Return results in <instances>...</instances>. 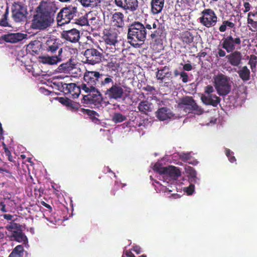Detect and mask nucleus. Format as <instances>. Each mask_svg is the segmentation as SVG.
I'll return each instance as SVG.
<instances>
[{
  "instance_id": "obj_1",
  "label": "nucleus",
  "mask_w": 257,
  "mask_h": 257,
  "mask_svg": "<svg viewBox=\"0 0 257 257\" xmlns=\"http://www.w3.org/2000/svg\"><path fill=\"white\" fill-rule=\"evenodd\" d=\"M164 27L158 20H155L144 25L140 22L132 24L128 30L127 38L129 43L133 46H139L138 42H144L147 33H150L151 37L155 41L161 36Z\"/></svg>"
},
{
  "instance_id": "obj_2",
  "label": "nucleus",
  "mask_w": 257,
  "mask_h": 257,
  "mask_svg": "<svg viewBox=\"0 0 257 257\" xmlns=\"http://www.w3.org/2000/svg\"><path fill=\"white\" fill-rule=\"evenodd\" d=\"M103 44L100 47L101 51L106 55L111 56L120 50V42L117 39V33L111 30H106L103 36Z\"/></svg>"
},
{
  "instance_id": "obj_3",
  "label": "nucleus",
  "mask_w": 257,
  "mask_h": 257,
  "mask_svg": "<svg viewBox=\"0 0 257 257\" xmlns=\"http://www.w3.org/2000/svg\"><path fill=\"white\" fill-rule=\"evenodd\" d=\"M213 80L215 88L219 95H226L230 92L232 84L230 77L218 74L214 76Z\"/></svg>"
},
{
  "instance_id": "obj_4",
  "label": "nucleus",
  "mask_w": 257,
  "mask_h": 257,
  "mask_svg": "<svg viewBox=\"0 0 257 257\" xmlns=\"http://www.w3.org/2000/svg\"><path fill=\"white\" fill-rule=\"evenodd\" d=\"M53 21V17L36 13L32 20V27L34 29L45 30L50 26Z\"/></svg>"
},
{
  "instance_id": "obj_5",
  "label": "nucleus",
  "mask_w": 257,
  "mask_h": 257,
  "mask_svg": "<svg viewBox=\"0 0 257 257\" xmlns=\"http://www.w3.org/2000/svg\"><path fill=\"white\" fill-rule=\"evenodd\" d=\"M103 77L96 71H86L84 74V82L81 85V89H88L95 86L99 81V79Z\"/></svg>"
},
{
  "instance_id": "obj_6",
  "label": "nucleus",
  "mask_w": 257,
  "mask_h": 257,
  "mask_svg": "<svg viewBox=\"0 0 257 257\" xmlns=\"http://www.w3.org/2000/svg\"><path fill=\"white\" fill-rule=\"evenodd\" d=\"M77 8L69 7L63 9L58 14L57 19L59 25L62 26L69 23L76 16Z\"/></svg>"
},
{
  "instance_id": "obj_7",
  "label": "nucleus",
  "mask_w": 257,
  "mask_h": 257,
  "mask_svg": "<svg viewBox=\"0 0 257 257\" xmlns=\"http://www.w3.org/2000/svg\"><path fill=\"white\" fill-rule=\"evenodd\" d=\"M199 21L203 26L210 28L216 25L217 22V17L213 10L210 9H206L201 12Z\"/></svg>"
},
{
  "instance_id": "obj_8",
  "label": "nucleus",
  "mask_w": 257,
  "mask_h": 257,
  "mask_svg": "<svg viewBox=\"0 0 257 257\" xmlns=\"http://www.w3.org/2000/svg\"><path fill=\"white\" fill-rule=\"evenodd\" d=\"M13 18L16 22L25 21L28 14L27 7L20 2L15 3L12 9Z\"/></svg>"
},
{
  "instance_id": "obj_9",
  "label": "nucleus",
  "mask_w": 257,
  "mask_h": 257,
  "mask_svg": "<svg viewBox=\"0 0 257 257\" xmlns=\"http://www.w3.org/2000/svg\"><path fill=\"white\" fill-rule=\"evenodd\" d=\"M241 42L239 36L236 35L234 36L230 35L223 40L222 46L228 53H230L233 52L235 49L239 48Z\"/></svg>"
},
{
  "instance_id": "obj_10",
  "label": "nucleus",
  "mask_w": 257,
  "mask_h": 257,
  "mask_svg": "<svg viewBox=\"0 0 257 257\" xmlns=\"http://www.w3.org/2000/svg\"><path fill=\"white\" fill-rule=\"evenodd\" d=\"M178 107L183 109L185 111L194 110L202 112L201 108L199 107L192 98L189 96L183 98L178 103Z\"/></svg>"
},
{
  "instance_id": "obj_11",
  "label": "nucleus",
  "mask_w": 257,
  "mask_h": 257,
  "mask_svg": "<svg viewBox=\"0 0 257 257\" xmlns=\"http://www.w3.org/2000/svg\"><path fill=\"white\" fill-rule=\"evenodd\" d=\"M55 4L51 0H43L36 9V13L53 17L55 12Z\"/></svg>"
},
{
  "instance_id": "obj_12",
  "label": "nucleus",
  "mask_w": 257,
  "mask_h": 257,
  "mask_svg": "<svg viewBox=\"0 0 257 257\" xmlns=\"http://www.w3.org/2000/svg\"><path fill=\"white\" fill-rule=\"evenodd\" d=\"M61 46V42L59 39L50 37L47 38L42 43V47L46 51L54 53L57 50H59Z\"/></svg>"
},
{
  "instance_id": "obj_13",
  "label": "nucleus",
  "mask_w": 257,
  "mask_h": 257,
  "mask_svg": "<svg viewBox=\"0 0 257 257\" xmlns=\"http://www.w3.org/2000/svg\"><path fill=\"white\" fill-rule=\"evenodd\" d=\"M87 63L94 65L101 61L102 53L95 49H87L84 52Z\"/></svg>"
},
{
  "instance_id": "obj_14",
  "label": "nucleus",
  "mask_w": 257,
  "mask_h": 257,
  "mask_svg": "<svg viewBox=\"0 0 257 257\" xmlns=\"http://www.w3.org/2000/svg\"><path fill=\"white\" fill-rule=\"evenodd\" d=\"M81 90L87 94L83 97V100L85 102L93 103L95 101H98L100 99V92L95 88V86Z\"/></svg>"
},
{
  "instance_id": "obj_15",
  "label": "nucleus",
  "mask_w": 257,
  "mask_h": 257,
  "mask_svg": "<svg viewBox=\"0 0 257 257\" xmlns=\"http://www.w3.org/2000/svg\"><path fill=\"white\" fill-rule=\"evenodd\" d=\"M123 93L124 90L122 87L117 83H114L107 89L105 94L109 98L117 99L122 97Z\"/></svg>"
},
{
  "instance_id": "obj_16",
  "label": "nucleus",
  "mask_w": 257,
  "mask_h": 257,
  "mask_svg": "<svg viewBox=\"0 0 257 257\" xmlns=\"http://www.w3.org/2000/svg\"><path fill=\"white\" fill-rule=\"evenodd\" d=\"M117 7L131 12L136 11L139 7L138 0H115Z\"/></svg>"
},
{
  "instance_id": "obj_17",
  "label": "nucleus",
  "mask_w": 257,
  "mask_h": 257,
  "mask_svg": "<svg viewBox=\"0 0 257 257\" xmlns=\"http://www.w3.org/2000/svg\"><path fill=\"white\" fill-rule=\"evenodd\" d=\"M55 99L63 105L66 107L69 110L72 111L78 110L83 111L84 110L83 108L79 109L80 108V105L78 103L73 101L67 97H57L55 98Z\"/></svg>"
},
{
  "instance_id": "obj_18",
  "label": "nucleus",
  "mask_w": 257,
  "mask_h": 257,
  "mask_svg": "<svg viewBox=\"0 0 257 257\" xmlns=\"http://www.w3.org/2000/svg\"><path fill=\"white\" fill-rule=\"evenodd\" d=\"M81 90V86H77L75 83H64L62 84L61 91L65 94H70L72 97H77Z\"/></svg>"
},
{
  "instance_id": "obj_19",
  "label": "nucleus",
  "mask_w": 257,
  "mask_h": 257,
  "mask_svg": "<svg viewBox=\"0 0 257 257\" xmlns=\"http://www.w3.org/2000/svg\"><path fill=\"white\" fill-rule=\"evenodd\" d=\"M27 34L22 33H8L3 35L2 39L5 42L10 43H16L19 42L27 37Z\"/></svg>"
},
{
  "instance_id": "obj_20",
  "label": "nucleus",
  "mask_w": 257,
  "mask_h": 257,
  "mask_svg": "<svg viewBox=\"0 0 257 257\" xmlns=\"http://www.w3.org/2000/svg\"><path fill=\"white\" fill-rule=\"evenodd\" d=\"M102 23L101 17L97 13L91 12L87 15V24L92 29H98Z\"/></svg>"
},
{
  "instance_id": "obj_21",
  "label": "nucleus",
  "mask_w": 257,
  "mask_h": 257,
  "mask_svg": "<svg viewBox=\"0 0 257 257\" xmlns=\"http://www.w3.org/2000/svg\"><path fill=\"white\" fill-rule=\"evenodd\" d=\"M63 52L62 48H60L58 51V54L57 56H45L42 57L41 62L45 64L55 65L62 61L61 54Z\"/></svg>"
},
{
  "instance_id": "obj_22",
  "label": "nucleus",
  "mask_w": 257,
  "mask_h": 257,
  "mask_svg": "<svg viewBox=\"0 0 257 257\" xmlns=\"http://www.w3.org/2000/svg\"><path fill=\"white\" fill-rule=\"evenodd\" d=\"M62 37L70 42L75 43L80 38L79 31L76 29H73L69 31H63L62 33Z\"/></svg>"
},
{
  "instance_id": "obj_23",
  "label": "nucleus",
  "mask_w": 257,
  "mask_h": 257,
  "mask_svg": "<svg viewBox=\"0 0 257 257\" xmlns=\"http://www.w3.org/2000/svg\"><path fill=\"white\" fill-rule=\"evenodd\" d=\"M201 99L205 104L212 105L216 106L219 102L220 99L214 93L209 95H202Z\"/></svg>"
},
{
  "instance_id": "obj_24",
  "label": "nucleus",
  "mask_w": 257,
  "mask_h": 257,
  "mask_svg": "<svg viewBox=\"0 0 257 257\" xmlns=\"http://www.w3.org/2000/svg\"><path fill=\"white\" fill-rule=\"evenodd\" d=\"M164 0H151V12L155 15L161 13L164 6Z\"/></svg>"
},
{
  "instance_id": "obj_25",
  "label": "nucleus",
  "mask_w": 257,
  "mask_h": 257,
  "mask_svg": "<svg viewBox=\"0 0 257 257\" xmlns=\"http://www.w3.org/2000/svg\"><path fill=\"white\" fill-rule=\"evenodd\" d=\"M111 25L113 26L121 28L124 25L123 15L120 12H116L111 18Z\"/></svg>"
},
{
  "instance_id": "obj_26",
  "label": "nucleus",
  "mask_w": 257,
  "mask_h": 257,
  "mask_svg": "<svg viewBox=\"0 0 257 257\" xmlns=\"http://www.w3.org/2000/svg\"><path fill=\"white\" fill-rule=\"evenodd\" d=\"M164 175L173 180H176L179 176H181V172L178 168L169 166L166 167V171L165 172Z\"/></svg>"
},
{
  "instance_id": "obj_27",
  "label": "nucleus",
  "mask_w": 257,
  "mask_h": 257,
  "mask_svg": "<svg viewBox=\"0 0 257 257\" xmlns=\"http://www.w3.org/2000/svg\"><path fill=\"white\" fill-rule=\"evenodd\" d=\"M226 58L232 66H237L240 63L241 55L239 52L235 51L227 55Z\"/></svg>"
},
{
  "instance_id": "obj_28",
  "label": "nucleus",
  "mask_w": 257,
  "mask_h": 257,
  "mask_svg": "<svg viewBox=\"0 0 257 257\" xmlns=\"http://www.w3.org/2000/svg\"><path fill=\"white\" fill-rule=\"evenodd\" d=\"M9 237L11 240H15L19 242H25L27 240V236L21 230L13 231Z\"/></svg>"
},
{
  "instance_id": "obj_29",
  "label": "nucleus",
  "mask_w": 257,
  "mask_h": 257,
  "mask_svg": "<svg viewBox=\"0 0 257 257\" xmlns=\"http://www.w3.org/2000/svg\"><path fill=\"white\" fill-rule=\"evenodd\" d=\"M237 72L243 81H247L250 79V71L246 66L240 68Z\"/></svg>"
},
{
  "instance_id": "obj_30",
  "label": "nucleus",
  "mask_w": 257,
  "mask_h": 257,
  "mask_svg": "<svg viewBox=\"0 0 257 257\" xmlns=\"http://www.w3.org/2000/svg\"><path fill=\"white\" fill-rule=\"evenodd\" d=\"M74 66L67 62L61 64L57 68V71L60 73H70L74 69Z\"/></svg>"
},
{
  "instance_id": "obj_31",
  "label": "nucleus",
  "mask_w": 257,
  "mask_h": 257,
  "mask_svg": "<svg viewBox=\"0 0 257 257\" xmlns=\"http://www.w3.org/2000/svg\"><path fill=\"white\" fill-rule=\"evenodd\" d=\"M24 247L22 245L16 246L8 257H23Z\"/></svg>"
},
{
  "instance_id": "obj_32",
  "label": "nucleus",
  "mask_w": 257,
  "mask_h": 257,
  "mask_svg": "<svg viewBox=\"0 0 257 257\" xmlns=\"http://www.w3.org/2000/svg\"><path fill=\"white\" fill-rule=\"evenodd\" d=\"M186 172L189 174V179L191 182H194L196 183L197 182V172L195 170L191 167H188V168L186 169Z\"/></svg>"
},
{
  "instance_id": "obj_33",
  "label": "nucleus",
  "mask_w": 257,
  "mask_h": 257,
  "mask_svg": "<svg viewBox=\"0 0 257 257\" xmlns=\"http://www.w3.org/2000/svg\"><path fill=\"white\" fill-rule=\"evenodd\" d=\"M81 5L85 7H95L100 3V0H80Z\"/></svg>"
},
{
  "instance_id": "obj_34",
  "label": "nucleus",
  "mask_w": 257,
  "mask_h": 257,
  "mask_svg": "<svg viewBox=\"0 0 257 257\" xmlns=\"http://www.w3.org/2000/svg\"><path fill=\"white\" fill-rule=\"evenodd\" d=\"M139 109L142 112L151 111V104L147 101H142L139 104Z\"/></svg>"
},
{
  "instance_id": "obj_35",
  "label": "nucleus",
  "mask_w": 257,
  "mask_h": 257,
  "mask_svg": "<svg viewBox=\"0 0 257 257\" xmlns=\"http://www.w3.org/2000/svg\"><path fill=\"white\" fill-rule=\"evenodd\" d=\"M234 24L231 22L228 21H224L219 27V30L221 32H224L227 29H231L234 28Z\"/></svg>"
},
{
  "instance_id": "obj_36",
  "label": "nucleus",
  "mask_w": 257,
  "mask_h": 257,
  "mask_svg": "<svg viewBox=\"0 0 257 257\" xmlns=\"http://www.w3.org/2000/svg\"><path fill=\"white\" fill-rule=\"evenodd\" d=\"M248 23L253 27L257 26V13L250 12L248 14Z\"/></svg>"
},
{
  "instance_id": "obj_37",
  "label": "nucleus",
  "mask_w": 257,
  "mask_h": 257,
  "mask_svg": "<svg viewBox=\"0 0 257 257\" xmlns=\"http://www.w3.org/2000/svg\"><path fill=\"white\" fill-rule=\"evenodd\" d=\"M153 170L160 174L164 175L165 172L166 171V167H163L161 163H157L154 165Z\"/></svg>"
},
{
  "instance_id": "obj_38",
  "label": "nucleus",
  "mask_w": 257,
  "mask_h": 257,
  "mask_svg": "<svg viewBox=\"0 0 257 257\" xmlns=\"http://www.w3.org/2000/svg\"><path fill=\"white\" fill-rule=\"evenodd\" d=\"M168 74H169L168 69L164 68L162 70H159L158 71L156 76L158 79L162 80Z\"/></svg>"
},
{
  "instance_id": "obj_39",
  "label": "nucleus",
  "mask_w": 257,
  "mask_h": 257,
  "mask_svg": "<svg viewBox=\"0 0 257 257\" xmlns=\"http://www.w3.org/2000/svg\"><path fill=\"white\" fill-rule=\"evenodd\" d=\"M100 79H101L100 84L102 86L107 87L110 83L112 85L114 84L112 77L109 76L104 79H102V77Z\"/></svg>"
},
{
  "instance_id": "obj_40",
  "label": "nucleus",
  "mask_w": 257,
  "mask_h": 257,
  "mask_svg": "<svg viewBox=\"0 0 257 257\" xmlns=\"http://www.w3.org/2000/svg\"><path fill=\"white\" fill-rule=\"evenodd\" d=\"M250 68L253 72L256 71V65L257 63V58L254 55H251L248 62Z\"/></svg>"
},
{
  "instance_id": "obj_41",
  "label": "nucleus",
  "mask_w": 257,
  "mask_h": 257,
  "mask_svg": "<svg viewBox=\"0 0 257 257\" xmlns=\"http://www.w3.org/2000/svg\"><path fill=\"white\" fill-rule=\"evenodd\" d=\"M174 113H157V118L161 121H164L174 117Z\"/></svg>"
},
{
  "instance_id": "obj_42",
  "label": "nucleus",
  "mask_w": 257,
  "mask_h": 257,
  "mask_svg": "<svg viewBox=\"0 0 257 257\" xmlns=\"http://www.w3.org/2000/svg\"><path fill=\"white\" fill-rule=\"evenodd\" d=\"M126 119L125 116L122 115L121 113H114L112 117V120L115 123L121 122Z\"/></svg>"
},
{
  "instance_id": "obj_43",
  "label": "nucleus",
  "mask_w": 257,
  "mask_h": 257,
  "mask_svg": "<svg viewBox=\"0 0 257 257\" xmlns=\"http://www.w3.org/2000/svg\"><path fill=\"white\" fill-rule=\"evenodd\" d=\"M0 26L3 27H11L8 21V14H5L0 20Z\"/></svg>"
},
{
  "instance_id": "obj_44",
  "label": "nucleus",
  "mask_w": 257,
  "mask_h": 257,
  "mask_svg": "<svg viewBox=\"0 0 257 257\" xmlns=\"http://www.w3.org/2000/svg\"><path fill=\"white\" fill-rule=\"evenodd\" d=\"M225 155L228 158L229 161L231 163H233L236 161V159L233 155V153L231 152L229 149H225Z\"/></svg>"
},
{
  "instance_id": "obj_45",
  "label": "nucleus",
  "mask_w": 257,
  "mask_h": 257,
  "mask_svg": "<svg viewBox=\"0 0 257 257\" xmlns=\"http://www.w3.org/2000/svg\"><path fill=\"white\" fill-rule=\"evenodd\" d=\"M183 42L189 44L193 42V38L190 33H186L182 37Z\"/></svg>"
},
{
  "instance_id": "obj_46",
  "label": "nucleus",
  "mask_w": 257,
  "mask_h": 257,
  "mask_svg": "<svg viewBox=\"0 0 257 257\" xmlns=\"http://www.w3.org/2000/svg\"><path fill=\"white\" fill-rule=\"evenodd\" d=\"M88 115V117L95 123H100V120L96 117V116H99L98 113H87Z\"/></svg>"
},
{
  "instance_id": "obj_47",
  "label": "nucleus",
  "mask_w": 257,
  "mask_h": 257,
  "mask_svg": "<svg viewBox=\"0 0 257 257\" xmlns=\"http://www.w3.org/2000/svg\"><path fill=\"white\" fill-rule=\"evenodd\" d=\"M6 228L12 233L13 231H16L15 229L18 228V224L17 223H11L10 225H8L6 226Z\"/></svg>"
},
{
  "instance_id": "obj_48",
  "label": "nucleus",
  "mask_w": 257,
  "mask_h": 257,
  "mask_svg": "<svg viewBox=\"0 0 257 257\" xmlns=\"http://www.w3.org/2000/svg\"><path fill=\"white\" fill-rule=\"evenodd\" d=\"M214 92V89L212 86L207 85L205 88L204 94L203 95H209Z\"/></svg>"
},
{
  "instance_id": "obj_49",
  "label": "nucleus",
  "mask_w": 257,
  "mask_h": 257,
  "mask_svg": "<svg viewBox=\"0 0 257 257\" xmlns=\"http://www.w3.org/2000/svg\"><path fill=\"white\" fill-rule=\"evenodd\" d=\"M181 160L184 162H188V160H190L191 156L190 153H183L180 156Z\"/></svg>"
},
{
  "instance_id": "obj_50",
  "label": "nucleus",
  "mask_w": 257,
  "mask_h": 257,
  "mask_svg": "<svg viewBox=\"0 0 257 257\" xmlns=\"http://www.w3.org/2000/svg\"><path fill=\"white\" fill-rule=\"evenodd\" d=\"M195 186L193 184H191L188 187L186 188V192L189 195H192L194 191Z\"/></svg>"
},
{
  "instance_id": "obj_51",
  "label": "nucleus",
  "mask_w": 257,
  "mask_h": 257,
  "mask_svg": "<svg viewBox=\"0 0 257 257\" xmlns=\"http://www.w3.org/2000/svg\"><path fill=\"white\" fill-rule=\"evenodd\" d=\"M119 187V183L116 181H115L114 187L111 190V194L112 195L114 196L115 195V192L118 189Z\"/></svg>"
},
{
  "instance_id": "obj_52",
  "label": "nucleus",
  "mask_w": 257,
  "mask_h": 257,
  "mask_svg": "<svg viewBox=\"0 0 257 257\" xmlns=\"http://www.w3.org/2000/svg\"><path fill=\"white\" fill-rule=\"evenodd\" d=\"M0 211L3 213H5L8 211L6 208V204L3 201L0 202Z\"/></svg>"
},
{
  "instance_id": "obj_53",
  "label": "nucleus",
  "mask_w": 257,
  "mask_h": 257,
  "mask_svg": "<svg viewBox=\"0 0 257 257\" xmlns=\"http://www.w3.org/2000/svg\"><path fill=\"white\" fill-rule=\"evenodd\" d=\"M250 10V5L248 2H245L243 4V11L244 13L248 12Z\"/></svg>"
},
{
  "instance_id": "obj_54",
  "label": "nucleus",
  "mask_w": 257,
  "mask_h": 257,
  "mask_svg": "<svg viewBox=\"0 0 257 257\" xmlns=\"http://www.w3.org/2000/svg\"><path fill=\"white\" fill-rule=\"evenodd\" d=\"M180 76L182 78V81L183 82H187L188 81V76L186 73L185 72H181L180 74Z\"/></svg>"
},
{
  "instance_id": "obj_55",
  "label": "nucleus",
  "mask_w": 257,
  "mask_h": 257,
  "mask_svg": "<svg viewBox=\"0 0 257 257\" xmlns=\"http://www.w3.org/2000/svg\"><path fill=\"white\" fill-rule=\"evenodd\" d=\"M133 250L137 254H140L143 251L142 248L139 245H135L133 248Z\"/></svg>"
},
{
  "instance_id": "obj_56",
  "label": "nucleus",
  "mask_w": 257,
  "mask_h": 257,
  "mask_svg": "<svg viewBox=\"0 0 257 257\" xmlns=\"http://www.w3.org/2000/svg\"><path fill=\"white\" fill-rule=\"evenodd\" d=\"M2 216H3V217L7 220H12L13 217V216L10 214H5L2 215Z\"/></svg>"
},
{
  "instance_id": "obj_57",
  "label": "nucleus",
  "mask_w": 257,
  "mask_h": 257,
  "mask_svg": "<svg viewBox=\"0 0 257 257\" xmlns=\"http://www.w3.org/2000/svg\"><path fill=\"white\" fill-rule=\"evenodd\" d=\"M41 204L44 206V207H46L47 208L49 209L50 212H51L52 211V207L47 203H46L44 201H41Z\"/></svg>"
},
{
  "instance_id": "obj_58",
  "label": "nucleus",
  "mask_w": 257,
  "mask_h": 257,
  "mask_svg": "<svg viewBox=\"0 0 257 257\" xmlns=\"http://www.w3.org/2000/svg\"><path fill=\"white\" fill-rule=\"evenodd\" d=\"M183 68L186 71H190L192 69V67L190 64L188 63V64H185L184 65Z\"/></svg>"
},
{
  "instance_id": "obj_59",
  "label": "nucleus",
  "mask_w": 257,
  "mask_h": 257,
  "mask_svg": "<svg viewBox=\"0 0 257 257\" xmlns=\"http://www.w3.org/2000/svg\"><path fill=\"white\" fill-rule=\"evenodd\" d=\"M217 54L220 57H222L225 56L226 53L224 50L219 49H218Z\"/></svg>"
},
{
  "instance_id": "obj_60",
  "label": "nucleus",
  "mask_w": 257,
  "mask_h": 257,
  "mask_svg": "<svg viewBox=\"0 0 257 257\" xmlns=\"http://www.w3.org/2000/svg\"><path fill=\"white\" fill-rule=\"evenodd\" d=\"M168 109L167 107H162L160 108L157 112H160V113L166 112L168 111Z\"/></svg>"
},
{
  "instance_id": "obj_61",
  "label": "nucleus",
  "mask_w": 257,
  "mask_h": 257,
  "mask_svg": "<svg viewBox=\"0 0 257 257\" xmlns=\"http://www.w3.org/2000/svg\"><path fill=\"white\" fill-rule=\"evenodd\" d=\"M143 89L146 91L150 92H152L153 90H154L153 87L149 85L147 86L146 87H144Z\"/></svg>"
},
{
  "instance_id": "obj_62",
  "label": "nucleus",
  "mask_w": 257,
  "mask_h": 257,
  "mask_svg": "<svg viewBox=\"0 0 257 257\" xmlns=\"http://www.w3.org/2000/svg\"><path fill=\"white\" fill-rule=\"evenodd\" d=\"M125 254L127 257H136L135 255L132 252V251L130 250H126L125 253Z\"/></svg>"
},
{
  "instance_id": "obj_63",
  "label": "nucleus",
  "mask_w": 257,
  "mask_h": 257,
  "mask_svg": "<svg viewBox=\"0 0 257 257\" xmlns=\"http://www.w3.org/2000/svg\"><path fill=\"white\" fill-rule=\"evenodd\" d=\"M86 23H87V19H83L81 21H80L78 23V24L81 26L85 25Z\"/></svg>"
},
{
  "instance_id": "obj_64",
  "label": "nucleus",
  "mask_w": 257,
  "mask_h": 257,
  "mask_svg": "<svg viewBox=\"0 0 257 257\" xmlns=\"http://www.w3.org/2000/svg\"><path fill=\"white\" fill-rule=\"evenodd\" d=\"M5 153L6 154V155L7 156H10V155H11V151L9 150L8 148H5Z\"/></svg>"
}]
</instances>
